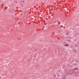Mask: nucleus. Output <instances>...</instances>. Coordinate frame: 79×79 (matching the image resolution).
Segmentation results:
<instances>
[{
    "instance_id": "1",
    "label": "nucleus",
    "mask_w": 79,
    "mask_h": 79,
    "mask_svg": "<svg viewBox=\"0 0 79 79\" xmlns=\"http://www.w3.org/2000/svg\"><path fill=\"white\" fill-rule=\"evenodd\" d=\"M77 68H76L74 69H73L71 70V74H74L75 73H76V71L77 70Z\"/></svg>"
},
{
    "instance_id": "2",
    "label": "nucleus",
    "mask_w": 79,
    "mask_h": 79,
    "mask_svg": "<svg viewBox=\"0 0 79 79\" xmlns=\"http://www.w3.org/2000/svg\"><path fill=\"white\" fill-rule=\"evenodd\" d=\"M68 44H67L65 45V46H68Z\"/></svg>"
},
{
    "instance_id": "3",
    "label": "nucleus",
    "mask_w": 79,
    "mask_h": 79,
    "mask_svg": "<svg viewBox=\"0 0 79 79\" xmlns=\"http://www.w3.org/2000/svg\"><path fill=\"white\" fill-rule=\"evenodd\" d=\"M53 10L54 11H55V9H54Z\"/></svg>"
},
{
    "instance_id": "6",
    "label": "nucleus",
    "mask_w": 79,
    "mask_h": 79,
    "mask_svg": "<svg viewBox=\"0 0 79 79\" xmlns=\"http://www.w3.org/2000/svg\"><path fill=\"white\" fill-rule=\"evenodd\" d=\"M0 78H1V76H0Z\"/></svg>"
},
{
    "instance_id": "5",
    "label": "nucleus",
    "mask_w": 79,
    "mask_h": 79,
    "mask_svg": "<svg viewBox=\"0 0 79 79\" xmlns=\"http://www.w3.org/2000/svg\"><path fill=\"white\" fill-rule=\"evenodd\" d=\"M22 2H24V1H22Z\"/></svg>"
},
{
    "instance_id": "7",
    "label": "nucleus",
    "mask_w": 79,
    "mask_h": 79,
    "mask_svg": "<svg viewBox=\"0 0 79 79\" xmlns=\"http://www.w3.org/2000/svg\"><path fill=\"white\" fill-rule=\"evenodd\" d=\"M64 79H65L64 78Z\"/></svg>"
},
{
    "instance_id": "4",
    "label": "nucleus",
    "mask_w": 79,
    "mask_h": 79,
    "mask_svg": "<svg viewBox=\"0 0 79 79\" xmlns=\"http://www.w3.org/2000/svg\"><path fill=\"white\" fill-rule=\"evenodd\" d=\"M67 74H69V73H67Z\"/></svg>"
}]
</instances>
